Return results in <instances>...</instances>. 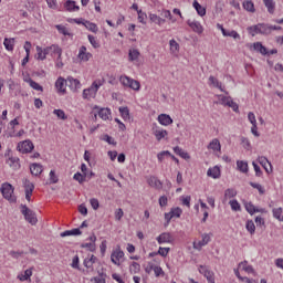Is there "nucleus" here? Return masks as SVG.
Masks as SVG:
<instances>
[{
	"mask_svg": "<svg viewBox=\"0 0 283 283\" xmlns=\"http://www.w3.org/2000/svg\"><path fill=\"white\" fill-rule=\"evenodd\" d=\"M103 85H105V80H95L92 83L91 87L85 88L83 91V98L85 99L94 98V96H96V94L98 93V90H101Z\"/></svg>",
	"mask_w": 283,
	"mask_h": 283,
	"instance_id": "1",
	"label": "nucleus"
},
{
	"mask_svg": "<svg viewBox=\"0 0 283 283\" xmlns=\"http://www.w3.org/2000/svg\"><path fill=\"white\" fill-rule=\"evenodd\" d=\"M0 191L4 200L8 202H17V197L14 196V187L9 182H3L0 187Z\"/></svg>",
	"mask_w": 283,
	"mask_h": 283,
	"instance_id": "2",
	"label": "nucleus"
},
{
	"mask_svg": "<svg viewBox=\"0 0 283 283\" xmlns=\"http://www.w3.org/2000/svg\"><path fill=\"white\" fill-rule=\"evenodd\" d=\"M119 83L123 85V87H128L129 90H134V92L140 91V82L127 75H120Z\"/></svg>",
	"mask_w": 283,
	"mask_h": 283,
	"instance_id": "3",
	"label": "nucleus"
},
{
	"mask_svg": "<svg viewBox=\"0 0 283 283\" xmlns=\"http://www.w3.org/2000/svg\"><path fill=\"white\" fill-rule=\"evenodd\" d=\"M249 34L251 36H256V34H271V29L266 23H259L248 28Z\"/></svg>",
	"mask_w": 283,
	"mask_h": 283,
	"instance_id": "4",
	"label": "nucleus"
},
{
	"mask_svg": "<svg viewBox=\"0 0 283 283\" xmlns=\"http://www.w3.org/2000/svg\"><path fill=\"white\" fill-rule=\"evenodd\" d=\"M20 209H21L22 216H24V220H27L29 224L34 226L36 224V222H39V220L36 219V213H34V211L28 208V206L21 205Z\"/></svg>",
	"mask_w": 283,
	"mask_h": 283,
	"instance_id": "5",
	"label": "nucleus"
},
{
	"mask_svg": "<svg viewBox=\"0 0 283 283\" xmlns=\"http://www.w3.org/2000/svg\"><path fill=\"white\" fill-rule=\"evenodd\" d=\"M123 260H125V252L122 251L120 245H117L111 253V262H113L115 266H120Z\"/></svg>",
	"mask_w": 283,
	"mask_h": 283,
	"instance_id": "6",
	"label": "nucleus"
},
{
	"mask_svg": "<svg viewBox=\"0 0 283 283\" xmlns=\"http://www.w3.org/2000/svg\"><path fill=\"white\" fill-rule=\"evenodd\" d=\"M180 216H182V210L180 207L171 208L169 212H165L164 218H165L166 227L169 226V223L171 222V220H174V218H180Z\"/></svg>",
	"mask_w": 283,
	"mask_h": 283,
	"instance_id": "7",
	"label": "nucleus"
},
{
	"mask_svg": "<svg viewBox=\"0 0 283 283\" xmlns=\"http://www.w3.org/2000/svg\"><path fill=\"white\" fill-rule=\"evenodd\" d=\"M198 271L203 277H206L208 283H216V274L209 266L207 265H199Z\"/></svg>",
	"mask_w": 283,
	"mask_h": 283,
	"instance_id": "8",
	"label": "nucleus"
},
{
	"mask_svg": "<svg viewBox=\"0 0 283 283\" xmlns=\"http://www.w3.org/2000/svg\"><path fill=\"white\" fill-rule=\"evenodd\" d=\"M44 52H45L46 56H52V57L57 56V61L61 59V56L63 54V50L57 44H52L50 46H45Z\"/></svg>",
	"mask_w": 283,
	"mask_h": 283,
	"instance_id": "9",
	"label": "nucleus"
},
{
	"mask_svg": "<svg viewBox=\"0 0 283 283\" xmlns=\"http://www.w3.org/2000/svg\"><path fill=\"white\" fill-rule=\"evenodd\" d=\"M18 151L21 154H30L34 150V144L30 139H25L23 142H20L17 146Z\"/></svg>",
	"mask_w": 283,
	"mask_h": 283,
	"instance_id": "10",
	"label": "nucleus"
},
{
	"mask_svg": "<svg viewBox=\"0 0 283 283\" xmlns=\"http://www.w3.org/2000/svg\"><path fill=\"white\" fill-rule=\"evenodd\" d=\"M219 103L221 105H226L227 107H231L233 112H239L238 103L233 102L231 96L218 95Z\"/></svg>",
	"mask_w": 283,
	"mask_h": 283,
	"instance_id": "11",
	"label": "nucleus"
},
{
	"mask_svg": "<svg viewBox=\"0 0 283 283\" xmlns=\"http://www.w3.org/2000/svg\"><path fill=\"white\" fill-rule=\"evenodd\" d=\"M209 242H211V234L203 233L201 234V240L193 242V249H196L197 251H200L202 247H207Z\"/></svg>",
	"mask_w": 283,
	"mask_h": 283,
	"instance_id": "12",
	"label": "nucleus"
},
{
	"mask_svg": "<svg viewBox=\"0 0 283 283\" xmlns=\"http://www.w3.org/2000/svg\"><path fill=\"white\" fill-rule=\"evenodd\" d=\"M187 25L192 30V32H196V34H202L205 32V27H202V23L198 20H187Z\"/></svg>",
	"mask_w": 283,
	"mask_h": 283,
	"instance_id": "13",
	"label": "nucleus"
},
{
	"mask_svg": "<svg viewBox=\"0 0 283 283\" xmlns=\"http://www.w3.org/2000/svg\"><path fill=\"white\" fill-rule=\"evenodd\" d=\"M55 88L57 91V94H66L67 93V80L63 77H57L55 82Z\"/></svg>",
	"mask_w": 283,
	"mask_h": 283,
	"instance_id": "14",
	"label": "nucleus"
},
{
	"mask_svg": "<svg viewBox=\"0 0 283 283\" xmlns=\"http://www.w3.org/2000/svg\"><path fill=\"white\" fill-rule=\"evenodd\" d=\"M158 244H171L174 237L169 232H163L156 238Z\"/></svg>",
	"mask_w": 283,
	"mask_h": 283,
	"instance_id": "15",
	"label": "nucleus"
},
{
	"mask_svg": "<svg viewBox=\"0 0 283 283\" xmlns=\"http://www.w3.org/2000/svg\"><path fill=\"white\" fill-rule=\"evenodd\" d=\"M77 56H78L80 61L87 63V61H90V59H92V53L87 52V46L82 45L78 50Z\"/></svg>",
	"mask_w": 283,
	"mask_h": 283,
	"instance_id": "16",
	"label": "nucleus"
},
{
	"mask_svg": "<svg viewBox=\"0 0 283 283\" xmlns=\"http://www.w3.org/2000/svg\"><path fill=\"white\" fill-rule=\"evenodd\" d=\"M66 82H67V87H70L71 92H76V91L81 90V81H78L72 76H69L66 78Z\"/></svg>",
	"mask_w": 283,
	"mask_h": 283,
	"instance_id": "17",
	"label": "nucleus"
},
{
	"mask_svg": "<svg viewBox=\"0 0 283 283\" xmlns=\"http://www.w3.org/2000/svg\"><path fill=\"white\" fill-rule=\"evenodd\" d=\"M96 116H99V118H102V120H112V109L98 108L97 114H95V118H96Z\"/></svg>",
	"mask_w": 283,
	"mask_h": 283,
	"instance_id": "18",
	"label": "nucleus"
},
{
	"mask_svg": "<svg viewBox=\"0 0 283 283\" xmlns=\"http://www.w3.org/2000/svg\"><path fill=\"white\" fill-rule=\"evenodd\" d=\"M147 182L149 187H153L154 189H163V181H160V179H158L156 176H150L147 179Z\"/></svg>",
	"mask_w": 283,
	"mask_h": 283,
	"instance_id": "19",
	"label": "nucleus"
},
{
	"mask_svg": "<svg viewBox=\"0 0 283 283\" xmlns=\"http://www.w3.org/2000/svg\"><path fill=\"white\" fill-rule=\"evenodd\" d=\"M258 161L266 171V174H271L273 171V166L269 163L266 157H259Z\"/></svg>",
	"mask_w": 283,
	"mask_h": 283,
	"instance_id": "20",
	"label": "nucleus"
},
{
	"mask_svg": "<svg viewBox=\"0 0 283 283\" xmlns=\"http://www.w3.org/2000/svg\"><path fill=\"white\" fill-rule=\"evenodd\" d=\"M88 243H82V249H87L88 251H96V237L93 234L88 238Z\"/></svg>",
	"mask_w": 283,
	"mask_h": 283,
	"instance_id": "21",
	"label": "nucleus"
},
{
	"mask_svg": "<svg viewBox=\"0 0 283 283\" xmlns=\"http://www.w3.org/2000/svg\"><path fill=\"white\" fill-rule=\"evenodd\" d=\"M158 123L164 127H168V125H171L174 123V119L167 114H160L158 116Z\"/></svg>",
	"mask_w": 283,
	"mask_h": 283,
	"instance_id": "22",
	"label": "nucleus"
},
{
	"mask_svg": "<svg viewBox=\"0 0 283 283\" xmlns=\"http://www.w3.org/2000/svg\"><path fill=\"white\" fill-rule=\"evenodd\" d=\"M64 8L67 12H78V10H81V8L76 6V1L74 0H67L64 3Z\"/></svg>",
	"mask_w": 283,
	"mask_h": 283,
	"instance_id": "23",
	"label": "nucleus"
},
{
	"mask_svg": "<svg viewBox=\"0 0 283 283\" xmlns=\"http://www.w3.org/2000/svg\"><path fill=\"white\" fill-rule=\"evenodd\" d=\"M208 84L210 85V87H217V90H220V92H224L226 94L227 91H224V88L222 87V83H220V81H218V78L210 76L208 80Z\"/></svg>",
	"mask_w": 283,
	"mask_h": 283,
	"instance_id": "24",
	"label": "nucleus"
},
{
	"mask_svg": "<svg viewBox=\"0 0 283 283\" xmlns=\"http://www.w3.org/2000/svg\"><path fill=\"white\" fill-rule=\"evenodd\" d=\"M253 50L255 52H259V54H262V56H266L269 54V49H266V46H263L262 42H254Z\"/></svg>",
	"mask_w": 283,
	"mask_h": 283,
	"instance_id": "25",
	"label": "nucleus"
},
{
	"mask_svg": "<svg viewBox=\"0 0 283 283\" xmlns=\"http://www.w3.org/2000/svg\"><path fill=\"white\" fill-rule=\"evenodd\" d=\"M208 149H211L212 151H222V145L220 144V139H212L208 145Z\"/></svg>",
	"mask_w": 283,
	"mask_h": 283,
	"instance_id": "26",
	"label": "nucleus"
},
{
	"mask_svg": "<svg viewBox=\"0 0 283 283\" xmlns=\"http://www.w3.org/2000/svg\"><path fill=\"white\" fill-rule=\"evenodd\" d=\"M35 51H36V54H35L36 61H45L48 59L44 48L36 45Z\"/></svg>",
	"mask_w": 283,
	"mask_h": 283,
	"instance_id": "27",
	"label": "nucleus"
},
{
	"mask_svg": "<svg viewBox=\"0 0 283 283\" xmlns=\"http://www.w3.org/2000/svg\"><path fill=\"white\" fill-rule=\"evenodd\" d=\"M30 171L32 176H41L43 174V166L41 164H31Z\"/></svg>",
	"mask_w": 283,
	"mask_h": 283,
	"instance_id": "28",
	"label": "nucleus"
},
{
	"mask_svg": "<svg viewBox=\"0 0 283 283\" xmlns=\"http://www.w3.org/2000/svg\"><path fill=\"white\" fill-rule=\"evenodd\" d=\"M207 176H209V178L218 180V178H220V167L214 166L212 168H209L207 171Z\"/></svg>",
	"mask_w": 283,
	"mask_h": 283,
	"instance_id": "29",
	"label": "nucleus"
},
{
	"mask_svg": "<svg viewBox=\"0 0 283 283\" xmlns=\"http://www.w3.org/2000/svg\"><path fill=\"white\" fill-rule=\"evenodd\" d=\"M237 169L241 174H249V163L244 160H237Z\"/></svg>",
	"mask_w": 283,
	"mask_h": 283,
	"instance_id": "30",
	"label": "nucleus"
},
{
	"mask_svg": "<svg viewBox=\"0 0 283 283\" xmlns=\"http://www.w3.org/2000/svg\"><path fill=\"white\" fill-rule=\"evenodd\" d=\"M169 46H170L171 54H174L175 56H178V53L180 52V44L176 42L175 39H171L169 41Z\"/></svg>",
	"mask_w": 283,
	"mask_h": 283,
	"instance_id": "31",
	"label": "nucleus"
},
{
	"mask_svg": "<svg viewBox=\"0 0 283 283\" xmlns=\"http://www.w3.org/2000/svg\"><path fill=\"white\" fill-rule=\"evenodd\" d=\"M192 8H195L197 14H199V17H205V14H207V9L205 7H202L197 0H195L192 2Z\"/></svg>",
	"mask_w": 283,
	"mask_h": 283,
	"instance_id": "32",
	"label": "nucleus"
},
{
	"mask_svg": "<svg viewBox=\"0 0 283 283\" xmlns=\"http://www.w3.org/2000/svg\"><path fill=\"white\" fill-rule=\"evenodd\" d=\"M174 153L177 156H180V158H184V160H189V158H191V156H189V153L185 151L182 148H180V146L174 147Z\"/></svg>",
	"mask_w": 283,
	"mask_h": 283,
	"instance_id": "33",
	"label": "nucleus"
},
{
	"mask_svg": "<svg viewBox=\"0 0 283 283\" xmlns=\"http://www.w3.org/2000/svg\"><path fill=\"white\" fill-rule=\"evenodd\" d=\"M7 165H9V167H12V169H20L21 168V164H19V157H9L7 159Z\"/></svg>",
	"mask_w": 283,
	"mask_h": 283,
	"instance_id": "34",
	"label": "nucleus"
},
{
	"mask_svg": "<svg viewBox=\"0 0 283 283\" xmlns=\"http://www.w3.org/2000/svg\"><path fill=\"white\" fill-rule=\"evenodd\" d=\"M84 28H86L88 32H93V34L98 33V25L94 22H91L90 20H86V22H84Z\"/></svg>",
	"mask_w": 283,
	"mask_h": 283,
	"instance_id": "35",
	"label": "nucleus"
},
{
	"mask_svg": "<svg viewBox=\"0 0 283 283\" xmlns=\"http://www.w3.org/2000/svg\"><path fill=\"white\" fill-rule=\"evenodd\" d=\"M239 269H241V271H244L245 273H255V270L253 269L252 265H249L248 261L240 262Z\"/></svg>",
	"mask_w": 283,
	"mask_h": 283,
	"instance_id": "36",
	"label": "nucleus"
},
{
	"mask_svg": "<svg viewBox=\"0 0 283 283\" xmlns=\"http://www.w3.org/2000/svg\"><path fill=\"white\" fill-rule=\"evenodd\" d=\"M168 134L169 133L163 128H157L154 132V136H155V138H157V140H163V138H167Z\"/></svg>",
	"mask_w": 283,
	"mask_h": 283,
	"instance_id": "37",
	"label": "nucleus"
},
{
	"mask_svg": "<svg viewBox=\"0 0 283 283\" xmlns=\"http://www.w3.org/2000/svg\"><path fill=\"white\" fill-rule=\"evenodd\" d=\"M3 45L8 52L14 50V38H4Z\"/></svg>",
	"mask_w": 283,
	"mask_h": 283,
	"instance_id": "38",
	"label": "nucleus"
},
{
	"mask_svg": "<svg viewBox=\"0 0 283 283\" xmlns=\"http://www.w3.org/2000/svg\"><path fill=\"white\" fill-rule=\"evenodd\" d=\"M55 29L57 30V32L60 34H63V36H73L72 32H70V29H67L65 25L63 24H56Z\"/></svg>",
	"mask_w": 283,
	"mask_h": 283,
	"instance_id": "39",
	"label": "nucleus"
},
{
	"mask_svg": "<svg viewBox=\"0 0 283 283\" xmlns=\"http://www.w3.org/2000/svg\"><path fill=\"white\" fill-rule=\"evenodd\" d=\"M24 81L25 83H29L30 87H32V90H35V92H43V86H41V84L36 83L32 78L29 77V78H25Z\"/></svg>",
	"mask_w": 283,
	"mask_h": 283,
	"instance_id": "40",
	"label": "nucleus"
},
{
	"mask_svg": "<svg viewBox=\"0 0 283 283\" xmlns=\"http://www.w3.org/2000/svg\"><path fill=\"white\" fill-rule=\"evenodd\" d=\"M95 263H96V256L94 254H92V255L87 256L86 259H84V266L86 269H92Z\"/></svg>",
	"mask_w": 283,
	"mask_h": 283,
	"instance_id": "41",
	"label": "nucleus"
},
{
	"mask_svg": "<svg viewBox=\"0 0 283 283\" xmlns=\"http://www.w3.org/2000/svg\"><path fill=\"white\" fill-rule=\"evenodd\" d=\"M149 19L153 23H156L157 25H163L165 23V19L158 17L156 13H149Z\"/></svg>",
	"mask_w": 283,
	"mask_h": 283,
	"instance_id": "42",
	"label": "nucleus"
},
{
	"mask_svg": "<svg viewBox=\"0 0 283 283\" xmlns=\"http://www.w3.org/2000/svg\"><path fill=\"white\" fill-rule=\"evenodd\" d=\"M223 36H230L234 41H240L242 39L240 33H238V31L235 30H231V31L227 30Z\"/></svg>",
	"mask_w": 283,
	"mask_h": 283,
	"instance_id": "43",
	"label": "nucleus"
},
{
	"mask_svg": "<svg viewBox=\"0 0 283 283\" xmlns=\"http://www.w3.org/2000/svg\"><path fill=\"white\" fill-rule=\"evenodd\" d=\"M263 3L270 14L275 12V2L273 0H263Z\"/></svg>",
	"mask_w": 283,
	"mask_h": 283,
	"instance_id": "44",
	"label": "nucleus"
},
{
	"mask_svg": "<svg viewBox=\"0 0 283 283\" xmlns=\"http://www.w3.org/2000/svg\"><path fill=\"white\" fill-rule=\"evenodd\" d=\"M30 277H32V269H28L24 271V273L18 275L20 282H27V280H30Z\"/></svg>",
	"mask_w": 283,
	"mask_h": 283,
	"instance_id": "45",
	"label": "nucleus"
},
{
	"mask_svg": "<svg viewBox=\"0 0 283 283\" xmlns=\"http://www.w3.org/2000/svg\"><path fill=\"white\" fill-rule=\"evenodd\" d=\"M245 229L249 232L250 235H254L255 234V223L253 222V220H248L245 223Z\"/></svg>",
	"mask_w": 283,
	"mask_h": 283,
	"instance_id": "46",
	"label": "nucleus"
},
{
	"mask_svg": "<svg viewBox=\"0 0 283 283\" xmlns=\"http://www.w3.org/2000/svg\"><path fill=\"white\" fill-rule=\"evenodd\" d=\"M243 8L247 12H255V4H253V1L251 0L243 1Z\"/></svg>",
	"mask_w": 283,
	"mask_h": 283,
	"instance_id": "47",
	"label": "nucleus"
},
{
	"mask_svg": "<svg viewBox=\"0 0 283 283\" xmlns=\"http://www.w3.org/2000/svg\"><path fill=\"white\" fill-rule=\"evenodd\" d=\"M23 185H24L25 193H33V191H34V184H32L30 180L25 179Z\"/></svg>",
	"mask_w": 283,
	"mask_h": 283,
	"instance_id": "48",
	"label": "nucleus"
},
{
	"mask_svg": "<svg viewBox=\"0 0 283 283\" xmlns=\"http://www.w3.org/2000/svg\"><path fill=\"white\" fill-rule=\"evenodd\" d=\"M87 39H88V42L91 43L92 48H94L95 50L101 48V43L98 42L96 36L88 34Z\"/></svg>",
	"mask_w": 283,
	"mask_h": 283,
	"instance_id": "49",
	"label": "nucleus"
},
{
	"mask_svg": "<svg viewBox=\"0 0 283 283\" xmlns=\"http://www.w3.org/2000/svg\"><path fill=\"white\" fill-rule=\"evenodd\" d=\"M119 114L124 120H129V108L127 106L119 107Z\"/></svg>",
	"mask_w": 283,
	"mask_h": 283,
	"instance_id": "50",
	"label": "nucleus"
},
{
	"mask_svg": "<svg viewBox=\"0 0 283 283\" xmlns=\"http://www.w3.org/2000/svg\"><path fill=\"white\" fill-rule=\"evenodd\" d=\"M179 200L184 207L191 208V196H181Z\"/></svg>",
	"mask_w": 283,
	"mask_h": 283,
	"instance_id": "51",
	"label": "nucleus"
},
{
	"mask_svg": "<svg viewBox=\"0 0 283 283\" xmlns=\"http://www.w3.org/2000/svg\"><path fill=\"white\" fill-rule=\"evenodd\" d=\"M238 196V190L233 189V188H228L224 191V198L229 199V198H235Z\"/></svg>",
	"mask_w": 283,
	"mask_h": 283,
	"instance_id": "52",
	"label": "nucleus"
},
{
	"mask_svg": "<svg viewBox=\"0 0 283 283\" xmlns=\"http://www.w3.org/2000/svg\"><path fill=\"white\" fill-rule=\"evenodd\" d=\"M138 56H140V52H138V50L136 49L129 50V53H128L129 61H138Z\"/></svg>",
	"mask_w": 283,
	"mask_h": 283,
	"instance_id": "53",
	"label": "nucleus"
},
{
	"mask_svg": "<svg viewBox=\"0 0 283 283\" xmlns=\"http://www.w3.org/2000/svg\"><path fill=\"white\" fill-rule=\"evenodd\" d=\"M137 14L139 23H143V25H147V13H145L143 10H139L137 11Z\"/></svg>",
	"mask_w": 283,
	"mask_h": 283,
	"instance_id": "54",
	"label": "nucleus"
},
{
	"mask_svg": "<svg viewBox=\"0 0 283 283\" xmlns=\"http://www.w3.org/2000/svg\"><path fill=\"white\" fill-rule=\"evenodd\" d=\"M232 211H242V206H240V202H238V200L233 199V200H230L229 202Z\"/></svg>",
	"mask_w": 283,
	"mask_h": 283,
	"instance_id": "55",
	"label": "nucleus"
},
{
	"mask_svg": "<svg viewBox=\"0 0 283 283\" xmlns=\"http://www.w3.org/2000/svg\"><path fill=\"white\" fill-rule=\"evenodd\" d=\"M250 187H252L253 189H258L259 190V193L262 196L265 193V189L262 187V185L260 184H256V182H253V181H250L249 182Z\"/></svg>",
	"mask_w": 283,
	"mask_h": 283,
	"instance_id": "56",
	"label": "nucleus"
},
{
	"mask_svg": "<svg viewBox=\"0 0 283 283\" xmlns=\"http://www.w3.org/2000/svg\"><path fill=\"white\" fill-rule=\"evenodd\" d=\"M240 142H241L242 147H244L248 151H249V149H251V142L249 140V138L241 136Z\"/></svg>",
	"mask_w": 283,
	"mask_h": 283,
	"instance_id": "57",
	"label": "nucleus"
},
{
	"mask_svg": "<svg viewBox=\"0 0 283 283\" xmlns=\"http://www.w3.org/2000/svg\"><path fill=\"white\" fill-rule=\"evenodd\" d=\"M129 272L130 273H140V264L138 262H133L129 266Z\"/></svg>",
	"mask_w": 283,
	"mask_h": 283,
	"instance_id": "58",
	"label": "nucleus"
},
{
	"mask_svg": "<svg viewBox=\"0 0 283 283\" xmlns=\"http://www.w3.org/2000/svg\"><path fill=\"white\" fill-rule=\"evenodd\" d=\"M244 207H245V211H248L250 216H253L255 213V206L253 205V202H245Z\"/></svg>",
	"mask_w": 283,
	"mask_h": 283,
	"instance_id": "59",
	"label": "nucleus"
},
{
	"mask_svg": "<svg viewBox=\"0 0 283 283\" xmlns=\"http://www.w3.org/2000/svg\"><path fill=\"white\" fill-rule=\"evenodd\" d=\"M167 156H171V153L169 150H163L157 155L158 163H163Z\"/></svg>",
	"mask_w": 283,
	"mask_h": 283,
	"instance_id": "60",
	"label": "nucleus"
},
{
	"mask_svg": "<svg viewBox=\"0 0 283 283\" xmlns=\"http://www.w3.org/2000/svg\"><path fill=\"white\" fill-rule=\"evenodd\" d=\"M53 114L57 116L61 120H66L67 116L65 115V112L63 109H54Z\"/></svg>",
	"mask_w": 283,
	"mask_h": 283,
	"instance_id": "61",
	"label": "nucleus"
},
{
	"mask_svg": "<svg viewBox=\"0 0 283 283\" xmlns=\"http://www.w3.org/2000/svg\"><path fill=\"white\" fill-rule=\"evenodd\" d=\"M101 140H104V143H107L108 145H116V140L107 134L103 135Z\"/></svg>",
	"mask_w": 283,
	"mask_h": 283,
	"instance_id": "62",
	"label": "nucleus"
},
{
	"mask_svg": "<svg viewBox=\"0 0 283 283\" xmlns=\"http://www.w3.org/2000/svg\"><path fill=\"white\" fill-rule=\"evenodd\" d=\"M48 3V7L51 10H59V2H56V0H45Z\"/></svg>",
	"mask_w": 283,
	"mask_h": 283,
	"instance_id": "63",
	"label": "nucleus"
},
{
	"mask_svg": "<svg viewBox=\"0 0 283 283\" xmlns=\"http://www.w3.org/2000/svg\"><path fill=\"white\" fill-rule=\"evenodd\" d=\"M273 217L276 218V220H282V208H274L272 210Z\"/></svg>",
	"mask_w": 283,
	"mask_h": 283,
	"instance_id": "64",
	"label": "nucleus"
}]
</instances>
